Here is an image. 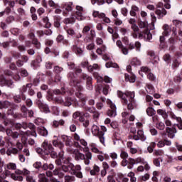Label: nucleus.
Segmentation results:
<instances>
[{"label":"nucleus","mask_w":182,"mask_h":182,"mask_svg":"<svg viewBox=\"0 0 182 182\" xmlns=\"http://www.w3.org/2000/svg\"><path fill=\"white\" fill-rule=\"evenodd\" d=\"M55 102L60 105H63L64 106H72V105H73L75 107L79 106V101L75 97H67L65 100H63L61 97H56L55 98Z\"/></svg>","instance_id":"obj_7"},{"label":"nucleus","mask_w":182,"mask_h":182,"mask_svg":"<svg viewBox=\"0 0 182 182\" xmlns=\"http://www.w3.org/2000/svg\"><path fill=\"white\" fill-rule=\"evenodd\" d=\"M164 32L163 35L164 36H170L172 31V36H176L177 35V28L176 27H173L171 29V27L168 26V24H164L163 26Z\"/></svg>","instance_id":"obj_16"},{"label":"nucleus","mask_w":182,"mask_h":182,"mask_svg":"<svg viewBox=\"0 0 182 182\" xmlns=\"http://www.w3.org/2000/svg\"><path fill=\"white\" fill-rule=\"evenodd\" d=\"M68 66L69 67V69H71L72 70H75V72H70L68 74V77L70 80V86H73V92H75V89L76 90H79L80 92L83 91V87L80 85V82H79V79H77V74L82 73V69L77 68L75 66V63H68Z\"/></svg>","instance_id":"obj_1"},{"label":"nucleus","mask_w":182,"mask_h":182,"mask_svg":"<svg viewBox=\"0 0 182 182\" xmlns=\"http://www.w3.org/2000/svg\"><path fill=\"white\" fill-rule=\"evenodd\" d=\"M43 21L44 23L45 28H49L50 26H52L50 22H49V18H48V16L43 17Z\"/></svg>","instance_id":"obj_52"},{"label":"nucleus","mask_w":182,"mask_h":182,"mask_svg":"<svg viewBox=\"0 0 182 182\" xmlns=\"http://www.w3.org/2000/svg\"><path fill=\"white\" fill-rule=\"evenodd\" d=\"M76 18L78 21H85L86 19V17L83 16V7L80 6H76Z\"/></svg>","instance_id":"obj_27"},{"label":"nucleus","mask_w":182,"mask_h":182,"mask_svg":"<svg viewBox=\"0 0 182 182\" xmlns=\"http://www.w3.org/2000/svg\"><path fill=\"white\" fill-rule=\"evenodd\" d=\"M75 96L78 97L81 102V104L78 102L77 107H84L85 110L87 112L93 113L94 117H99V114L96 112V108L95 107H88L86 105V97L82 94V91L77 90V92H75Z\"/></svg>","instance_id":"obj_5"},{"label":"nucleus","mask_w":182,"mask_h":182,"mask_svg":"<svg viewBox=\"0 0 182 182\" xmlns=\"http://www.w3.org/2000/svg\"><path fill=\"white\" fill-rule=\"evenodd\" d=\"M92 16H94V18H99V19H102L103 22L105 23H110L111 22L110 18L106 16L105 13H100L97 11H94L92 12Z\"/></svg>","instance_id":"obj_21"},{"label":"nucleus","mask_w":182,"mask_h":182,"mask_svg":"<svg viewBox=\"0 0 182 182\" xmlns=\"http://www.w3.org/2000/svg\"><path fill=\"white\" fill-rule=\"evenodd\" d=\"M21 117H27L28 114L29 117H33V110L31 109L28 111V108L25 105L21 106Z\"/></svg>","instance_id":"obj_25"},{"label":"nucleus","mask_w":182,"mask_h":182,"mask_svg":"<svg viewBox=\"0 0 182 182\" xmlns=\"http://www.w3.org/2000/svg\"><path fill=\"white\" fill-rule=\"evenodd\" d=\"M77 43H79V41L77 40L74 43V45L72 46V50L77 55V56L83 55V50H82L79 46H77Z\"/></svg>","instance_id":"obj_28"},{"label":"nucleus","mask_w":182,"mask_h":182,"mask_svg":"<svg viewBox=\"0 0 182 182\" xmlns=\"http://www.w3.org/2000/svg\"><path fill=\"white\" fill-rule=\"evenodd\" d=\"M38 181L39 182H49V179L46 178V175L41 173L38 175Z\"/></svg>","instance_id":"obj_53"},{"label":"nucleus","mask_w":182,"mask_h":182,"mask_svg":"<svg viewBox=\"0 0 182 182\" xmlns=\"http://www.w3.org/2000/svg\"><path fill=\"white\" fill-rule=\"evenodd\" d=\"M146 112L149 117L154 116V114H156V110H154V108L153 107H148Z\"/></svg>","instance_id":"obj_56"},{"label":"nucleus","mask_w":182,"mask_h":182,"mask_svg":"<svg viewBox=\"0 0 182 182\" xmlns=\"http://www.w3.org/2000/svg\"><path fill=\"white\" fill-rule=\"evenodd\" d=\"M129 139H133L136 141L139 140H141V141H146V140H147V136L144 135V132H143V130L139 129L138 130L136 135L129 136Z\"/></svg>","instance_id":"obj_24"},{"label":"nucleus","mask_w":182,"mask_h":182,"mask_svg":"<svg viewBox=\"0 0 182 182\" xmlns=\"http://www.w3.org/2000/svg\"><path fill=\"white\" fill-rule=\"evenodd\" d=\"M60 21H62V18L59 16H55L54 17V26L55 28H60Z\"/></svg>","instance_id":"obj_42"},{"label":"nucleus","mask_w":182,"mask_h":182,"mask_svg":"<svg viewBox=\"0 0 182 182\" xmlns=\"http://www.w3.org/2000/svg\"><path fill=\"white\" fill-rule=\"evenodd\" d=\"M74 139L75 140V141H77V144H80L84 147H86V146H87V142L85 139H80V136H79V134L76 133L74 134Z\"/></svg>","instance_id":"obj_34"},{"label":"nucleus","mask_w":182,"mask_h":182,"mask_svg":"<svg viewBox=\"0 0 182 182\" xmlns=\"http://www.w3.org/2000/svg\"><path fill=\"white\" fill-rule=\"evenodd\" d=\"M166 132L169 139H174V137H176V133H177V129L174 127H166Z\"/></svg>","instance_id":"obj_32"},{"label":"nucleus","mask_w":182,"mask_h":182,"mask_svg":"<svg viewBox=\"0 0 182 182\" xmlns=\"http://www.w3.org/2000/svg\"><path fill=\"white\" fill-rule=\"evenodd\" d=\"M105 103H107V100H106V97H101L100 99V102H97L96 107L98 110H102L105 106Z\"/></svg>","instance_id":"obj_36"},{"label":"nucleus","mask_w":182,"mask_h":182,"mask_svg":"<svg viewBox=\"0 0 182 182\" xmlns=\"http://www.w3.org/2000/svg\"><path fill=\"white\" fill-rule=\"evenodd\" d=\"M157 113L158 114H160L161 116H162L164 120H166V119L168 117V114H167L165 109H158Z\"/></svg>","instance_id":"obj_49"},{"label":"nucleus","mask_w":182,"mask_h":182,"mask_svg":"<svg viewBox=\"0 0 182 182\" xmlns=\"http://www.w3.org/2000/svg\"><path fill=\"white\" fill-rule=\"evenodd\" d=\"M33 166L36 170H42V162L41 161L35 162Z\"/></svg>","instance_id":"obj_62"},{"label":"nucleus","mask_w":182,"mask_h":182,"mask_svg":"<svg viewBox=\"0 0 182 182\" xmlns=\"http://www.w3.org/2000/svg\"><path fill=\"white\" fill-rule=\"evenodd\" d=\"M127 70L129 74H125V80L126 82H129L130 83H134L136 82V75L132 73V65H129L127 66Z\"/></svg>","instance_id":"obj_19"},{"label":"nucleus","mask_w":182,"mask_h":182,"mask_svg":"<svg viewBox=\"0 0 182 182\" xmlns=\"http://www.w3.org/2000/svg\"><path fill=\"white\" fill-rule=\"evenodd\" d=\"M31 172L26 169V168H23L22 171L19 170V169H16L15 171V174H16L17 176H28V174H29Z\"/></svg>","instance_id":"obj_41"},{"label":"nucleus","mask_w":182,"mask_h":182,"mask_svg":"<svg viewBox=\"0 0 182 182\" xmlns=\"http://www.w3.org/2000/svg\"><path fill=\"white\" fill-rule=\"evenodd\" d=\"M92 5H105L106 4V0H91Z\"/></svg>","instance_id":"obj_55"},{"label":"nucleus","mask_w":182,"mask_h":182,"mask_svg":"<svg viewBox=\"0 0 182 182\" xmlns=\"http://www.w3.org/2000/svg\"><path fill=\"white\" fill-rule=\"evenodd\" d=\"M0 86L4 87V86H7L10 89H14L15 87V84H14V81L12 80H6L5 76H0Z\"/></svg>","instance_id":"obj_17"},{"label":"nucleus","mask_w":182,"mask_h":182,"mask_svg":"<svg viewBox=\"0 0 182 182\" xmlns=\"http://www.w3.org/2000/svg\"><path fill=\"white\" fill-rule=\"evenodd\" d=\"M36 105L38 106L41 112L43 113H50V109H49V106L45 103V102L38 100L36 101Z\"/></svg>","instance_id":"obj_23"},{"label":"nucleus","mask_w":182,"mask_h":182,"mask_svg":"<svg viewBox=\"0 0 182 182\" xmlns=\"http://www.w3.org/2000/svg\"><path fill=\"white\" fill-rule=\"evenodd\" d=\"M53 127H58V126H65V120L60 119L58 121L54 120L53 122Z\"/></svg>","instance_id":"obj_44"},{"label":"nucleus","mask_w":182,"mask_h":182,"mask_svg":"<svg viewBox=\"0 0 182 182\" xmlns=\"http://www.w3.org/2000/svg\"><path fill=\"white\" fill-rule=\"evenodd\" d=\"M90 148L92 153H95L97 154H102V151H100V150H99V149L97 148V144L95 143H91L90 144Z\"/></svg>","instance_id":"obj_39"},{"label":"nucleus","mask_w":182,"mask_h":182,"mask_svg":"<svg viewBox=\"0 0 182 182\" xmlns=\"http://www.w3.org/2000/svg\"><path fill=\"white\" fill-rule=\"evenodd\" d=\"M180 66V61L177 60V58H174L172 63V68L173 69H177Z\"/></svg>","instance_id":"obj_60"},{"label":"nucleus","mask_w":182,"mask_h":182,"mask_svg":"<svg viewBox=\"0 0 182 182\" xmlns=\"http://www.w3.org/2000/svg\"><path fill=\"white\" fill-rule=\"evenodd\" d=\"M28 127L30 129V131L23 132V135L21 137V140H23V141H26V140H28L26 136H33V137H36V136H38L36 134V127H35V124L33 123H28Z\"/></svg>","instance_id":"obj_9"},{"label":"nucleus","mask_w":182,"mask_h":182,"mask_svg":"<svg viewBox=\"0 0 182 182\" xmlns=\"http://www.w3.org/2000/svg\"><path fill=\"white\" fill-rule=\"evenodd\" d=\"M53 145L54 147H58L60 149V151L58 153L59 159H63V161L65 162V158H63V151L62 150L65 147V144L62 141H58V139H54L52 141Z\"/></svg>","instance_id":"obj_14"},{"label":"nucleus","mask_w":182,"mask_h":182,"mask_svg":"<svg viewBox=\"0 0 182 182\" xmlns=\"http://www.w3.org/2000/svg\"><path fill=\"white\" fill-rule=\"evenodd\" d=\"M120 157H121V159H122V166H123V167H126V166H127V164H129V161H127V158L129 157V154H127V152H126L124 151H122L121 154H120Z\"/></svg>","instance_id":"obj_30"},{"label":"nucleus","mask_w":182,"mask_h":182,"mask_svg":"<svg viewBox=\"0 0 182 182\" xmlns=\"http://www.w3.org/2000/svg\"><path fill=\"white\" fill-rule=\"evenodd\" d=\"M14 100L15 103H21V102H22V96L21 95V94L14 95Z\"/></svg>","instance_id":"obj_61"},{"label":"nucleus","mask_w":182,"mask_h":182,"mask_svg":"<svg viewBox=\"0 0 182 182\" xmlns=\"http://www.w3.org/2000/svg\"><path fill=\"white\" fill-rule=\"evenodd\" d=\"M73 2H65L61 4V8L63 9V16H68L69 12H72L73 11Z\"/></svg>","instance_id":"obj_18"},{"label":"nucleus","mask_w":182,"mask_h":182,"mask_svg":"<svg viewBox=\"0 0 182 182\" xmlns=\"http://www.w3.org/2000/svg\"><path fill=\"white\" fill-rule=\"evenodd\" d=\"M131 65L132 66H140L141 65V61L137 58H134L131 60Z\"/></svg>","instance_id":"obj_46"},{"label":"nucleus","mask_w":182,"mask_h":182,"mask_svg":"<svg viewBox=\"0 0 182 182\" xmlns=\"http://www.w3.org/2000/svg\"><path fill=\"white\" fill-rule=\"evenodd\" d=\"M139 9L137 7V6H132L131 11L129 12L131 16H136V12H139Z\"/></svg>","instance_id":"obj_48"},{"label":"nucleus","mask_w":182,"mask_h":182,"mask_svg":"<svg viewBox=\"0 0 182 182\" xmlns=\"http://www.w3.org/2000/svg\"><path fill=\"white\" fill-rule=\"evenodd\" d=\"M63 163L65 165L55 168V169L53 171V176H58L60 178H62L65 176L63 171L64 173H70V174H73L75 172V171H73L75 168V165L70 163V158H67L65 160H64Z\"/></svg>","instance_id":"obj_4"},{"label":"nucleus","mask_w":182,"mask_h":182,"mask_svg":"<svg viewBox=\"0 0 182 182\" xmlns=\"http://www.w3.org/2000/svg\"><path fill=\"white\" fill-rule=\"evenodd\" d=\"M11 106L9 101H0V109H8Z\"/></svg>","instance_id":"obj_45"},{"label":"nucleus","mask_w":182,"mask_h":182,"mask_svg":"<svg viewBox=\"0 0 182 182\" xmlns=\"http://www.w3.org/2000/svg\"><path fill=\"white\" fill-rule=\"evenodd\" d=\"M23 149V144L21 142L16 143V147H9L6 150L7 156H12V154L16 155L18 153L22 151Z\"/></svg>","instance_id":"obj_10"},{"label":"nucleus","mask_w":182,"mask_h":182,"mask_svg":"<svg viewBox=\"0 0 182 182\" xmlns=\"http://www.w3.org/2000/svg\"><path fill=\"white\" fill-rule=\"evenodd\" d=\"M176 39H174L173 37H171L168 40V46L171 49V50H173L174 49V45H176Z\"/></svg>","instance_id":"obj_50"},{"label":"nucleus","mask_w":182,"mask_h":182,"mask_svg":"<svg viewBox=\"0 0 182 182\" xmlns=\"http://www.w3.org/2000/svg\"><path fill=\"white\" fill-rule=\"evenodd\" d=\"M48 6H50V8H53V9H55V8H59V4L55 3L53 0L48 1Z\"/></svg>","instance_id":"obj_59"},{"label":"nucleus","mask_w":182,"mask_h":182,"mask_svg":"<svg viewBox=\"0 0 182 182\" xmlns=\"http://www.w3.org/2000/svg\"><path fill=\"white\" fill-rule=\"evenodd\" d=\"M81 77L83 80H86V89L93 90V78L86 73H82Z\"/></svg>","instance_id":"obj_15"},{"label":"nucleus","mask_w":182,"mask_h":182,"mask_svg":"<svg viewBox=\"0 0 182 182\" xmlns=\"http://www.w3.org/2000/svg\"><path fill=\"white\" fill-rule=\"evenodd\" d=\"M105 66L107 68H117L118 65H117V63H116L107 62L106 63Z\"/></svg>","instance_id":"obj_63"},{"label":"nucleus","mask_w":182,"mask_h":182,"mask_svg":"<svg viewBox=\"0 0 182 182\" xmlns=\"http://www.w3.org/2000/svg\"><path fill=\"white\" fill-rule=\"evenodd\" d=\"M11 177L15 181H23V177H22V176H21V175H16L15 173H11Z\"/></svg>","instance_id":"obj_47"},{"label":"nucleus","mask_w":182,"mask_h":182,"mask_svg":"<svg viewBox=\"0 0 182 182\" xmlns=\"http://www.w3.org/2000/svg\"><path fill=\"white\" fill-rule=\"evenodd\" d=\"M132 29L134 31V33H132L133 38L135 39H144L146 42H150L151 39H153V35L150 33L149 30H146L144 33H139V26L136 24H133L132 26Z\"/></svg>","instance_id":"obj_6"},{"label":"nucleus","mask_w":182,"mask_h":182,"mask_svg":"<svg viewBox=\"0 0 182 182\" xmlns=\"http://www.w3.org/2000/svg\"><path fill=\"white\" fill-rule=\"evenodd\" d=\"M173 23L174 26L178 28V29H181V28H182L181 21H180V20H173Z\"/></svg>","instance_id":"obj_58"},{"label":"nucleus","mask_w":182,"mask_h":182,"mask_svg":"<svg viewBox=\"0 0 182 182\" xmlns=\"http://www.w3.org/2000/svg\"><path fill=\"white\" fill-rule=\"evenodd\" d=\"M101 130L100 131V141L103 146H106V144L105 143V132H107V129L105 126H101Z\"/></svg>","instance_id":"obj_31"},{"label":"nucleus","mask_w":182,"mask_h":182,"mask_svg":"<svg viewBox=\"0 0 182 182\" xmlns=\"http://www.w3.org/2000/svg\"><path fill=\"white\" fill-rule=\"evenodd\" d=\"M92 133L93 136H97L98 139H100V129L97 125L93 124L91 128Z\"/></svg>","instance_id":"obj_38"},{"label":"nucleus","mask_w":182,"mask_h":182,"mask_svg":"<svg viewBox=\"0 0 182 182\" xmlns=\"http://www.w3.org/2000/svg\"><path fill=\"white\" fill-rule=\"evenodd\" d=\"M93 76L95 79L97 80V83H102V82H105V83H112V78L109 77L108 76H105L103 77L96 72L93 73Z\"/></svg>","instance_id":"obj_22"},{"label":"nucleus","mask_w":182,"mask_h":182,"mask_svg":"<svg viewBox=\"0 0 182 182\" xmlns=\"http://www.w3.org/2000/svg\"><path fill=\"white\" fill-rule=\"evenodd\" d=\"M75 160H84L85 164L89 166L90 164V160H92V153L90 151L86 152L85 155L77 152L75 154Z\"/></svg>","instance_id":"obj_8"},{"label":"nucleus","mask_w":182,"mask_h":182,"mask_svg":"<svg viewBox=\"0 0 182 182\" xmlns=\"http://www.w3.org/2000/svg\"><path fill=\"white\" fill-rule=\"evenodd\" d=\"M65 182H75V176H65Z\"/></svg>","instance_id":"obj_64"},{"label":"nucleus","mask_w":182,"mask_h":182,"mask_svg":"<svg viewBox=\"0 0 182 182\" xmlns=\"http://www.w3.org/2000/svg\"><path fill=\"white\" fill-rule=\"evenodd\" d=\"M80 170H82V167L80 166V165H77L74 166V172H73V174H74V176H77L78 178H83V173H82V171H80Z\"/></svg>","instance_id":"obj_29"},{"label":"nucleus","mask_w":182,"mask_h":182,"mask_svg":"<svg viewBox=\"0 0 182 182\" xmlns=\"http://www.w3.org/2000/svg\"><path fill=\"white\" fill-rule=\"evenodd\" d=\"M54 95H65L68 93V90L65 89V87H62L60 90L59 89H55L53 90Z\"/></svg>","instance_id":"obj_43"},{"label":"nucleus","mask_w":182,"mask_h":182,"mask_svg":"<svg viewBox=\"0 0 182 182\" xmlns=\"http://www.w3.org/2000/svg\"><path fill=\"white\" fill-rule=\"evenodd\" d=\"M156 15H157L158 19H161L167 15V11L164 8L157 9L155 11Z\"/></svg>","instance_id":"obj_33"},{"label":"nucleus","mask_w":182,"mask_h":182,"mask_svg":"<svg viewBox=\"0 0 182 182\" xmlns=\"http://www.w3.org/2000/svg\"><path fill=\"white\" fill-rule=\"evenodd\" d=\"M28 38L32 41L33 45H34L37 49H41V43L38 41V38L35 36V30L33 28L30 30Z\"/></svg>","instance_id":"obj_20"},{"label":"nucleus","mask_w":182,"mask_h":182,"mask_svg":"<svg viewBox=\"0 0 182 182\" xmlns=\"http://www.w3.org/2000/svg\"><path fill=\"white\" fill-rule=\"evenodd\" d=\"M128 166L127 168H129V170H132V168H133V167L134 166V164H136V160H134V159L129 158L128 159Z\"/></svg>","instance_id":"obj_51"},{"label":"nucleus","mask_w":182,"mask_h":182,"mask_svg":"<svg viewBox=\"0 0 182 182\" xmlns=\"http://www.w3.org/2000/svg\"><path fill=\"white\" fill-rule=\"evenodd\" d=\"M118 97L122 100L123 106H127L128 110H133L136 107V100H134V92L127 91L125 93L118 91Z\"/></svg>","instance_id":"obj_3"},{"label":"nucleus","mask_w":182,"mask_h":182,"mask_svg":"<svg viewBox=\"0 0 182 182\" xmlns=\"http://www.w3.org/2000/svg\"><path fill=\"white\" fill-rule=\"evenodd\" d=\"M81 68L84 69L86 68L89 72H95V70H100V67L97 64H93L92 65H89V61L84 60L81 63Z\"/></svg>","instance_id":"obj_11"},{"label":"nucleus","mask_w":182,"mask_h":182,"mask_svg":"<svg viewBox=\"0 0 182 182\" xmlns=\"http://www.w3.org/2000/svg\"><path fill=\"white\" fill-rule=\"evenodd\" d=\"M36 152L38 154H41L42 159L43 160H47L48 157L45 156L50 155L52 159H58V153L55 151L52 144L49 143V141L45 140L42 144V148H37Z\"/></svg>","instance_id":"obj_2"},{"label":"nucleus","mask_w":182,"mask_h":182,"mask_svg":"<svg viewBox=\"0 0 182 182\" xmlns=\"http://www.w3.org/2000/svg\"><path fill=\"white\" fill-rule=\"evenodd\" d=\"M135 48H136V52H140V48H141V44L140 43V42L136 41L135 42V43H130L129 44V50H133V49H134Z\"/></svg>","instance_id":"obj_35"},{"label":"nucleus","mask_w":182,"mask_h":182,"mask_svg":"<svg viewBox=\"0 0 182 182\" xmlns=\"http://www.w3.org/2000/svg\"><path fill=\"white\" fill-rule=\"evenodd\" d=\"M37 132L41 136H43L44 137H46L48 136V129L45 128L44 127H39L37 129Z\"/></svg>","instance_id":"obj_40"},{"label":"nucleus","mask_w":182,"mask_h":182,"mask_svg":"<svg viewBox=\"0 0 182 182\" xmlns=\"http://www.w3.org/2000/svg\"><path fill=\"white\" fill-rule=\"evenodd\" d=\"M160 161H163V158H154L153 160V164L156 167H160Z\"/></svg>","instance_id":"obj_57"},{"label":"nucleus","mask_w":182,"mask_h":182,"mask_svg":"<svg viewBox=\"0 0 182 182\" xmlns=\"http://www.w3.org/2000/svg\"><path fill=\"white\" fill-rule=\"evenodd\" d=\"M107 105L109 106L110 109L107 111V116L109 117H115V116L117 114V108L116 107V105L112 102V100L107 99Z\"/></svg>","instance_id":"obj_12"},{"label":"nucleus","mask_w":182,"mask_h":182,"mask_svg":"<svg viewBox=\"0 0 182 182\" xmlns=\"http://www.w3.org/2000/svg\"><path fill=\"white\" fill-rule=\"evenodd\" d=\"M61 139L63 141H64L67 148V151L68 153H73V149H72V146H73V142L72 141V137L67 135H62Z\"/></svg>","instance_id":"obj_13"},{"label":"nucleus","mask_w":182,"mask_h":182,"mask_svg":"<svg viewBox=\"0 0 182 182\" xmlns=\"http://www.w3.org/2000/svg\"><path fill=\"white\" fill-rule=\"evenodd\" d=\"M6 133L9 137H12V139H18L19 137V133L14 132H13L11 129H6Z\"/></svg>","instance_id":"obj_37"},{"label":"nucleus","mask_w":182,"mask_h":182,"mask_svg":"<svg viewBox=\"0 0 182 182\" xmlns=\"http://www.w3.org/2000/svg\"><path fill=\"white\" fill-rule=\"evenodd\" d=\"M7 170H16V164L10 162L6 165Z\"/></svg>","instance_id":"obj_54"},{"label":"nucleus","mask_w":182,"mask_h":182,"mask_svg":"<svg viewBox=\"0 0 182 182\" xmlns=\"http://www.w3.org/2000/svg\"><path fill=\"white\" fill-rule=\"evenodd\" d=\"M28 87H32V84L28 83L26 85L21 86L18 89L19 93H20V95L22 97V100H26V96L25 95V93H26V92H28Z\"/></svg>","instance_id":"obj_26"}]
</instances>
